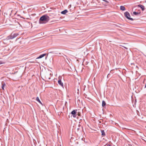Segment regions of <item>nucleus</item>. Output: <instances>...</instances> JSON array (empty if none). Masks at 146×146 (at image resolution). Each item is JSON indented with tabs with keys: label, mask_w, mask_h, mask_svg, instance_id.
<instances>
[{
	"label": "nucleus",
	"mask_w": 146,
	"mask_h": 146,
	"mask_svg": "<svg viewBox=\"0 0 146 146\" xmlns=\"http://www.w3.org/2000/svg\"><path fill=\"white\" fill-rule=\"evenodd\" d=\"M50 20V17L47 15H43L40 17L39 20L40 24L45 23Z\"/></svg>",
	"instance_id": "obj_1"
},
{
	"label": "nucleus",
	"mask_w": 146,
	"mask_h": 146,
	"mask_svg": "<svg viewBox=\"0 0 146 146\" xmlns=\"http://www.w3.org/2000/svg\"><path fill=\"white\" fill-rule=\"evenodd\" d=\"M18 35V34L17 33H12L11 34V35L7 37L6 38V39L7 40H8L10 39H13L14 38L16 37Z\"/></svg>",
	"instance_id": "obj_2"
},
{
	"label": "nucleus",
	"mask_w": 146,
	"mask_h": 146,
	"mask_svg": "<svg viewBox=\"0 0 146 146\" xmlns=\"http://www.w3.org/2000/svg\"><path fill=\"white\" fill-rule=\"evenodd\" d=\"M124 15L125 17H126L128 19L131 21L133 20V19L130 17V16L128 12L127 11L125 12L124 13Z\"/></svg>",
	"instance_id": "obj_3"
},
{
	"label": "nucleus",
	"mask_w": 146,
	"mask_h": 146,
	"mask_svg": "<svg viewBox=\"0 0 146 146\" xmlns=\"http://www.w3.org/2000/svg\"><path fill=\"white\" fill-rule=\"evenodd\" d=\"M77 110H74L71 112V113L72 115L73 116V117L74 118H75L76 117L77 114H76V111Z\"/></svg>",
	"instance_id": "obj_4"
},
{
	"label": "nucleus",
	"mask_w": 146,
	"mask_h": 146,
	"mask_svg": "<svg viewBox=\"0 0 146 146\" xmlns=\"http://www.w3.org/2000/svg\"><path fill=\"white\" fill-rule=\"evenodd\" d=\"M58 84L60 85L62 87H63V83L62 82L61 80L60 79H59L58 81Z\"/></svg>",
	"instance_id": "obj_5"
},
{
	"label": "nucleus",
	"mask_w": 146,
	"mask_h": 146,
	"mask_svg": "<svg viewBox=\"0 0 146 146\" xmlns=\"http://www.w3.org/2000/svg\"><path fill=\"white\" fill-rule=\"evenodd\" d=\"M138 7L141 8L142 11H144L145 10L144 7L141 5H138Z\"/></svg>",
	"instance_id": "obj_6"
},
{
	"label": "nucleus",
	"mask_w": 146,
	"mask_h": 146,
	"mask_svg": "<svg viewBox=\"0 0 146 146\" xmlns=\"http://www.w3.org/2000/svg\"><path fill=\"white\" fill-rule=\"evenodd\" d=\"M46 54H41L40 55L39 57H38L37 58V59L41 58L43 57L44 56H45L46 55Z\"/></svg>",
	"instance_id": "obj_7"
},
{
	"label": "nucleus",
	"mask_w": 146,
	"mask_h": 146,
	"mask_svg": "<svg viewBox=\"0 0 146 146\" xmlns=\"http://www.w3.org/2000/svg\"><path fill=\"white\" fill-rule=\"evenodd\" d=\"M2 88L3 90H4V87L6 86L4 82H2Z\"/></svg>",
	"instance_id": "obj_8"
},
{
	"label": "nucleus",
	"mask_w": 146,
	"mask_h": 146,
	"mask_svg": "<svg viewBox=\"0 0 146 146\" xmlns=\"http://www.w3.org/2000/svg\"><path fill=\"white\" fill-rule=\"evenodd\" d=\"M68 11L67 10H65L61 12V13L63 14H65L67 13Z\"/></svg>",
	"instance_id": "obj_9"
},
{
	"label": "nucleus",
	"mask_w": 146,
	"mask_h": 146,
	"mask_svg": "<svg viewBox=\"0 0 146 146\" xmlns=\"http://www.w3.org/2000/svg\"><path fill=\"white\" fill-rule=\"evenodd\" d=\"M101 132L102 133V136H104L105 135V133L104 130H101Z\"/></svg>",
	"instance_id": "obj_10"
},
{
	"label": "nucleus",
	"mask_w": 146,
	"mask_h": 146,
	"mask_svg": "<svg viewBox=\"0 0 146 146\" xmlns=\"http://www.w3.org/2000/svg\"><path fill=\"white\" fill-rule=\"evenodd\" d=\"M120 9L122 11H124L125 10V7L123 6L120 7Z\"/></svg>",
	"instance_id": "obj_11"
},
{
	"label": "nucleus",
	"mask_w": 146,
	"mask_h": 146,
	"mask_svg": "<svg viewBox=\"0 0 146 146\" xmlns=\"http://www.w3.org/2000/svg\"><path fill=\"white\" fill-rule=\"evenodd\" d=\"M106 105V103L104 101H103L102 102V106L104 107Z\"/></svg>",
	"instance_id": "obj_12"
},
{
	"label": "nucleus",
	"mask_w": 146,
	"mask_h": 146,
	"mask_svg": "<svg viewBox=\"0 0 146 146\" xmlns=\"http://www.w3.org/2000/svg\"><path fill=\"white\" fill-rule=\"evenodd\" d=\"M36 100L38 101L39 103L41 104V102L40 100L38 97H37L36 98Z\"/></svg>",
	"instance_id": "obj_13"
},
{
	"label": "nucleus",
	"mask_w": 146,
	"mask_h": 146,
	"mask_svg": "<svg viewBox=\"0 0 146 146\" xmlns=\"http://www.w3.org/2000/svg\"><path fill=\"white\" fill-rule=\"evenodd\" d=\"M140 13H138L136 12H133V14L135 15H137L138 14H139Z\"/></svg>",
	"instance_id": "obj_14"
},
{
	"label": "nucleus",
	"mask_w": 146,
	"mask_h": 146,
	"mask_svg": "<svg viewBox=\"0 0 146 146\" xmlns=\"http://www.w3.org/2000/svg\"><path fill=\"white\" fill-rule=\"evenodd\" d=\"M5 63V62L4 61L0 60V65Z\"/></svg>",
	"instance_id": "obj_15"
},
{
	"label": "nucleus",
	"mask_w": 146,
	"mask_h": 146,
	"mask_svg": "<svg viewBox=\"0 0 146 146\" xmlns=\"http://www.w3.org/2000/svg\"><path fill=\"white\" fill-rule=\"evenodd\" d=\"M102 0L105 2H106L107 3H109L108 1H107V0Z\"/></svg>",
	"instance_id": "obj_16"
},
{
	"label": "nucleus",
	"mask_w": 146,
	"mask_h": 146,
	"mask_svg": "<svg viewBox=\"0 0 146 146\" xmlns=\"http://www.w3.org/2000/svg\"><path fill=\"white\" fill-rule=\"evenodd\" d=\"M78 116H80V114L79 113L78 114Z\"/></svg>",
	"instance_id": "obj_17"
},
{
	"label": "nucleus",
	"mask_w": 146,
	"mask_h": 146,
	"mask_svg": "<svg viewBox=\"0 0 146 146\" xmlns=\"http://www.w3.org/2000/svg\"><path fill=\"white\" fill-rule=\"evenodd\" d=\"M145 88H146V84H145Z\"/></svg>",
	"instance_id": "obj_18"
},
{
	"label": "nucleus",
	"mask_w": 146,
	"mask_h": 146,
	"mask_svg": "<svg viewBox=\"0 0 146 146\" xmlns=\"http://www.w3.org/2000/svg\"><path fill=\"white\" fill-rule=\"evenodd\" d=\"M145 2L146 3V1H145Z\"/></svg>",
	"instance_id": "obj_19"
}]
</instances>
